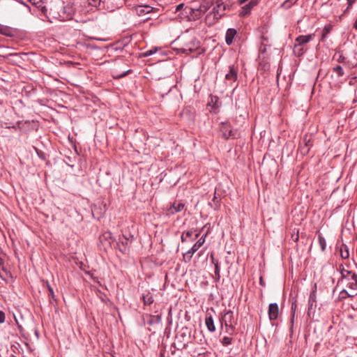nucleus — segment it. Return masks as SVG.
<instances>
[{"label":"nucleus","instance_id":"obj_4","mask_svg":"<svg viewBox=\"0 0 357 357\" xmlns=\"http://www.w3.org/2000/svg\"><path fill=\"white\" fill-rule=\"evenodd\" d=\"M75 13V8L72 3H67L62 6L61 10L58 13V18L60 21H66L71 20Z\"/></svg>","mask_w":357,"mask_h":357},{"label":"nucleus","instance_id":"obj_7","mask_svg":"<svg viewBox=\"0 0 357 357\" xmlns=\"http://www.w3.org/2000/svg\"><path fill=\"white\" fill-rule=\"evenodd\" d=\"M259 0H250L248 3L241 7L238 12V15L241 17L248 16L254 7L257 6Z\"/></svg>","mask_w":357,"mask_h":357},{"label":"nucleus","instance_id":"obj_53","mask_svg":"<svg viewBox=\"0 0 357 357\" xmlns=\"http://www.w3.org/2000/svg\"><path fill=\"white\" fill-rule=\"evenodd\" d=\"M1 33L5 34V35H8L6 32H1Z\"/></svg>","mask_w":357,"mask_h":357},{"label":"nucleus","instance_id":"obj_51","mask_svg":"<svg viewBox=\"0 0 357 357\" xmlns=\"http://www.w3.org/2000/svg\"><path fill=\"white\" fill-rule=\"evenodd\" d=\"M199 235H200V231L197 232V233L195 234V238H194V239H197V238L199 236Z\"/></svg>","mask_w":357,"mask_h":357},{"label":"nucleus","instance_id":"obj_27","mask_svg":"<svg viewBox=\"0 0 357 357\" xmlns=\"http://www.w3.org/2000/svg\"><path fill=\"white\" fill-rule=\"evenodd\" d=\"M318 241L321 251H325L326 247V241L320 233L318 234Z\"/></svg>","mask_w":357,"mask_h":357},{"label":"nucleus","instance_id":"obj_36","mask_svg":"<svg viewBox=\"0 0 357 357\" xmlns=\"http://www.w3.org/2000/svg\"><path fill=\"white\" fill-rule=\"evenodd\" d=\"M220 3H221L222 6L223 7L225 12H226L227 10H229L231 7V6L229 3L222 1V0H220Z\"/></svg>","mask_w":357,"mask_h":357},{"label":"nucleus","instance_id":"obj_33","mask_svg":"<svg viewBox=\"0 0 357 357\" xmlns=\"http://www.w3.org/2000/svg\"><path fill=\"white\" fill-rule=\"evenodd\" d=\"M354 295L350 294L346 289H342L340 293V299H346L348 297H353Z\"/></svg>","mask_w":357,"mask_h":357},{"label":"nucleus","instance_id":"obj_16","mask_svg":"<svg viewBox=\"0 0 357 357\" xmlns=\"http://www.w3.org/2000/svg\"><path fill=\"white\" fill-rule=\"evenodd\" d=\"M184 208V204L179 202H174L167 209L169 215H173L175 213L181 211Z\"/></svg>","mask_w":357,"mask_h":357},{"label":"nucleus","instance_id":"obj_44","mask_svg":"<svg viewBox=\"0 0 357 357\" xmlns=\"http://www.w3.org/2000/svg\"><path fill=\"white\" fill-rule=\"evenodd\" d=\"M356 0H347V4L349 7H352L353 4L356 2Z\"/></svg>","mask_w":357,"mask_h":357},{"label":"nucleus","instance_id":"obj_46","mask_svg":"<svg viewBox=\"0 0 357 357\" xmlns=\"http://www.w3.org/2000/svg\"><path fill=\"white\" fill-rule=\"evenodd\" d=\"M248 0H237V3L239 4V5H243L244 4L245 2H247Z\"/></svg>","mask_w":357,"mask_h":357},{"label":"nucleus","instance_id":"obj_42","mask_svg":"<svg viewBox=\"0 0 357 357\" xmlns=\"http://www.w3.org/2000/svg\"><path fill=\"white\" fill-rule=\"evenodd\" d=\"M5 313L3 311L0 310V324H3L5 321Z\"/></svg>","mask_w":357,"mask_h":357},{"label":"nucleus","instance_id":"obj_17","mask_svg":"<svg viewBox=\"0 0 357 357\" xmlns=\"http://www.w3.org/2000/svg\"><path fill=\"white\" fill-rule=\"evenodd\" d=\"M200 248L196 243L192 245V247L186 252L183 255V260L185 262H189L191 261L193 254L197 252Z\"/></svg>","mask_w":357,"mask_h":357},{"label":"nucleus","instance_id":"obj_20","mask_svg":"<svg viewBox=\"0 0 357 357\" xmlns=\"http://www.w3.org/2000/svg\"><path fill=\"white\" fill-rule=\"evenodd\" d=\"M205 324L208 331L213 333L215 331L214 320L211 314H207L205 318Z\"/></svg>","mask_w":357,"mask_h":357},{"label":"nucleus","instance_id":"obj_28","mask_svg":"<svg viewBox=\"0 0 357 357\" xmlns=\"http://www.w3.org/2000/svg\"><path fill=\"white\" fill-rule=\"evenodd\" d=\"M310 148L307 147L306 144H303L302 142L300 143L298 146V151H300L301 154L303 155H307L309 152Z\"/></svg>","mask_w":357,"mask_h":357},{"label":"nucleus","instance_id":"obj_52","mask_svg":"<svg viewBox=\"0 0 357 357\" xmlns=\"http://www.w3.org/2000/svg\"><path fill=\"white\" fill-rule=\"evenodd\" d=\"M260 284L262 285L264 284L262 278H260Z\"/></svg>","mask_w":357,"mask_h":357},{"label":"nucleus","instance_id":"obj_9","mask_svg":"<svg viewBox=\"0 0 357 357\" xmlns=\"http://www.w3.org/2000/svg\"><path fill=\"white\" fill-rule=\"evenodd\" d=\"M213 5V3L209 0H204L199 5H194L197 7L198 14L201 18L202 16L209 10V8Z\"/></svg>","mask_w":357,"mask_h":357},{"label":"nucleus","instance_id":"obj_48","mask_svg":"<svg viewBox=\"0 0 357 357\" xmlns=\"http://www.w3.org/2000/svg\"><path fill=\"white\" fill-rule=\"evenodd\" d=\"M344 57L342 56H340V57L337 59V61L338 62H344Z\"/></svg>","mask_w":357,"mask_h":357},{"label":"nucleus","instance_id":"obj_8","mask_svg":"<svg viewBox=\"0 0 357 357\" xmlns=\"http://www.w3.org/2000/svg\"><path fill=\"white\" fill-rule=\"evenodd\" d=\"M213 5V3L209 0H204L199 5H194L197 7L198 14L201 18L202 16L209 10V8Z\"/></svg>","mask_w":357,"mask_h":357},{"label":"nucleus","instance_id":"obj_13","mask_svg":"<svg viewBox=\"0 0 357 357\" xmlns=\"http://www.w3.org/2000/svg\"><path fill=\"white\" fill-rule=\"evenodd\" d=\"M134 8L139 16H144L146 14L151 13L153 9V7L148 5H137Z\"/></svg>","mask_w":357,"mask_h":357},{"label":"nucleus","instance_id":"obj_32","mask_svg":"<svg viewBox=\"0 0 357 357\" xmlns=\"http://www.w3.org/2000/svg\"><path fill=\"white\" fill-rule=\"evenodd\" d=\"M297 0H286L282 5V7H284L286 9H288L291 8L292 5L296 3Z\"/></svg>","mask_w":357,"mask_h":357},{"label":"nucleus","instance_id":"obj_25","mask_svg":"<svg viewBox=\"0 0 357 357\" xmlns=\"http://www.w3.org/2000/svg\"><path fill=\"white\" fill-rule=\"evenodd\" d=\"M340 256L344 259L349 258V249L346 245H342L341 246Z\"/></svg>","mask_w":357,"mask_h":357},{"label":"nucleus","instance_id":"obj_21","mask_svg":"<svg viewBox=\"0 0 357 357\" xmlns=\"http://www.w3.org/2000/svg\"><path fill=\"white\" fill-rule=\"evenodd\" d=\"M89 4L92 6L97 7L98 6H100V3H112V4H114L116 7L119 6V3L116 0H89Z\"/></svg>","mask_w":357,"mask_h":357},{"label":"nucleus","instance_id":"obj_29","mask_svg":"<svg viewBox=\"0 0 357 357\" xmlns=\"http://www.w3.org/2000/svg\"><path fill=\"white\" fill-rule=\"evenodd\" d=\"M195 231H193V230H189V231L183 232L181 237V241L182 242L187 241L188 238L191 237Z\"/></svg>","mask_w":357,"mask_h":357},{"label":"nucleus","instance_id":"obj_50","mask_svg":"<svg viewBox=\"0 0 357 357\" xmlns=\"http://www.w3.org/2000/svg\"><path fill=\"white\" fill-rule=\"evenodd\" d=\"M351 7H349V6H347V8L344 10L343 14H345L347 13V12H349V10H350Z\"/></svg>","mask_w":357,"mask_h":357},{"label":"nucleus","instance_id":"obj_5","mask_svg":"<svg viewBox=\"0 0 357 357\" xmlns=\"http://www.w3.org/2000/svg\"><path fill=\"white\" fill-rule=\"evenodd\" d=\"M220 131L222 133L223 138L225 139L229 138L236 139L238 136L237 130L231 129L229 123L227 122L221 123Z\"/></svg>","mask_w":357,"mask_h":357},{"label":"nucleus","instance_id":"obj_35","mask_svg":"<svg viewBox=\"0 0 357 357\" xmlns=\"http://www.w3.org/2000/svg\"><path fill=\"white\" fill-rule=\"evenodd\" d=\"M302 143L307 145V147L310 148L312 146L311 139L307 138V136H305L303 139Z\"/></svg>","mask_w":357,"mask_h":357},{"label":"nucleus","instance_id":"obj_2","mask_svg":"<svg viewBox=\"0 0 357 357\" xmlns=\"http://www.w3.org/2000/svg\"><path fill=\"white\" fill-rule=\"evenodd\" d=\"M341 278L339 281L346 280L347 287L353 290H357V274L351 271L344 268L342 265L340 266Z\"/></svg>","mask_w":357,"mask_h":357},{"label":"nucleus","instance_id":"obj_10","mask_svg":"<svg viewBox=\"0 0 357 357\" xmlns=\"http://www.w3.org/2000/svg\"><path fill=\"white\" fill-rule=\"evenodd\" d=\"M184 3H180L175 7L174 13L177 15V17L180 18L181 20H187L190 21V15L185 14V7Z\"/></svg>","mask_w":357,"mask_h":357},{"label":"nucleus","instance_id":"obj_1","mask_svg":"<svg viewBox=\"0 0 357 357\" xmlns=\"http://www.w3.org/2000/svg\"><path fill=\"white\" fill-rule=\"evenodd\" d=\"M225 14V12L221 3H220V0H216L212 10L206 14L205 22L208 26H212L224 16Z\"/></svg>","mask_w":357,"mask_h":357},{"label":"nucleus","instance_id":"obj_39","mask_svg":"<svg viewBox=\"0 0 357 357\" xmlns=\"http://www.w3.org/2000/svg\"><path fill=\"white\" fill-rule=\"evenodd\" d=\"M156 52V50H149L144 53V56H149Z\"/></svg>","mask_w":357,"mask_h":357},{"label":"nucleus","instance_id":"obj_49","mask_svg":"<svg viewBox=\"0 0 357 357\" xmlns=\"http://www.w3.org/2000/svg\"><path fill=\"white\" fill-rule=\"evenodd\" d=\"M192 51H193V50H192V49H191V48L184 49V50H183V52H186V53H187L188 52H192Z\"/></svg>","mask_w":357,"mask_h":357},{"label":"nucleus","instance_id":"obj_54","mask_svg":"<svg viewBox=\"0 0 357 357\" xmlns=\"http://www.w3.org/2000/svg\"><path fill=\"white\" fill-rule=\"evenodd\" d=\"M101 299H102L104 302H105V300H104V297H102V298H101Z\"/></svg>","mask_w":357,"mask_h":357},{"label":"nucleus","instance_id":"obj_30","mask_svg":"<svg viewBox=\"0 0 357 357\" xmlns=\"http://www.w3.org/2000/svg\"><path fill=\"white\" fill-rule=\"evenodd\" d=\"M333 71L337 75L338 77H342L344 74V70L341 66H336L333 68Z\"/></svg>","mask_w":357,"mask_h":357},{"label":"nucleus","instance_id":"obj_40","mask_svg":"<svg viewBox=\"0 0 357 357\" xmlns=\"http://www.w3.org/2000/svg\"><path fill=\"white\" fill-rule=\"evenodd\" d=\"M329 31H330V29L325 26L323 30L322 38H321L322 40H324V39L326 37V36L329 33Z\"/></svg>","mask_w":357,"mask_h":357},{"label":"nucleus","instance_id":"obj_38","mask_svg":"<svg viewBox=\"0 0 357 357\" xmlns=\"http://www.w3.org/2000/svg\"><path fill=\"white\" fill-rule=\"evenodd\" d=\"M160 321V317L157 316H153L151 317V319L149 321V324H153V323H159Z\"/></svg>","mask_w":357,"mask_h":357},{"label":"nucleus","instance_id":"obj_34","mask_svg":"<svg viewBox=\"0 0 357 357\" xmlns=\"http://www.w3.org/2000/svg\"><path fill=\"white\" fill-rule=\"evenodd\" d=\"M231 342H232V338L229 337L225 336L222 340V344L224 346H228V345L231 344Z\"/></svg>","mask_w":357,"mask_h":357},{"label":"nucleus","instance_id":"obj_24","mask_svg":"<svg viewBox=\"0 0 357 357\" xmlns=\"http://www.w3.org/2000/svg\"><path fill=\"white\" fill-rule=\"evenodd\" d=\"M296 307H297V304H296V300L295 299L294 301L292 302L291 307V326H293V324H294V317H295V312H296ZM291 328L292 329V327H291Z\"/></svg>","mask_w":357,"mask_h":357},{"label":"nucleus","instance_id":"obj_22","mask_svg":"<svg viewBox=\"0 0 357 357\" xmlns=\"http://www.w3.org/2000/svg\"><path fill=\"white\" fill-rule=\"evenodd\" d=\"M307 48L305 46H300L297 44L294 45V53L296 56H301L307 51Z\"/></svg>","mask_w":357,"mask_h":357},{"label":"nucleus","instance_id":"obj_19","mask_svg":"<svg viewBox=\"0 0 357 357\" xmlns=\"http://www.w3.org/2000/svg\"><path fill=\"white\" fill-rule=\"evenodd\" d=\"M225 79L231 82L237 79V69L234 66H229V70L225 75Z\"/></svg>","mask_w":357,"mask_h":357},{"label":"nucleus","instance_id":"obj_15","mask_svg":"<svg viewBox=\"0 0 357 357\" xmlns=\"http://www.w3.org/2000/svg\"><path fill=\"white\" fill-rule=\"evenodd\" d=\"M268 317L271 321L277 319L278 317V305L276 303H271L268 306Z\"/></svg>","mask_w":357,"mask_h":357},{"label":"nucleus","instance_id":"obj_6","mask_svg":"<svg viewBox=\"0 0 357 357\" xmlns=\"http://www.w3.org/2000/svg\"><path fill=\"white\" fill-rule=\"evenodd\" d=\"M131 243L132 239L130 240L129 238L123 236L122 237H119V241L116 242V248L122 254L126 255L130 251V246Z\"/></svg>","mask_w":357,"mask_h":357},{"label":"nucleus","instance_id":"obj_31","mask_svg":"<svg viewBox=\"0 0 357 357\" xmlns=\"http://www.w3.org/2000/svg\"><path fill=\"white\" fill-rule=\"evenodd\" d=\"M101 239L107 241L109 245H111L112 243L113 242L112 234L110 232H106L103 234L102 236H101Z\"/></svg>","mask_w":357,"mask_h":357},{"label":"nucleus","instance_id":"obj_41","mask_svg":"<svg viewBox=\"0 0 357 357\" xmlns=\"http://www.w3.org/2000/svg\"><path fill=\"white\" fill-rule=\"evenodd\" d=\"M47 288H48V291H49V295L52 298H54V290L51 287V286L47 284Z\"/></svg>","mask_w":357,"mask_h":357},{"label":"nucleus","instance_id":"obj_45","mask_svg":"<svg viewBox=\"0 0 357 357\" xmlns=\"http://www.w3.org/2000/svg\"><path fill=\"white\" fill-rule=\"evenodd\" d=\"M216 199H217V197H216V195L215 194L214 197H213V202H214L215 206L218 207V201H216Z\"/></svg>","mask_w":357,"mask_h":357},{"label":"nucleus","instance_id":"obj_12","mask_svg":"<svg viewBox=\"0 0 357 357\" xmlns=\"http://www.w3.org/2000/svg\"><path fill=\"white\" fill-rule=\"evenodd\" d=\"M314 37V33L301 35L296 38L295 43L300 46H305V44L313 40Z\"/></svg>","mask_w":357,"mask_h":357},{"label":"nucleus","instance_id":"obj_43","mask_svg":"<svg viewBox=\"0 0 357 357\" xmlns=\"http://www.w3.org/2000/svg\"><path fill=\"white\" fill-rule=\"evenodd\" d=\"M5 128H8V129H13V130H16L17 129V126H9L7 123H5Z\"/></svg>","mask_w":357,"mask_h":357},{"label":"nucleus","instance_id":"obj_23","mask_svg":"<svg viewBox=\"0 0 357 357\" xmlns=\"http://www.w3.org/2000/svg\"><path fill=\"white\" fill-rule=\"evenodd\" d=\"M142 300L145 305H150L154 301L153 296L150 292L143 294Z\"/></svg>","mask_w":357,"mask_h":357},{"label":"nucleus","instance_id":"obj_26","mask_svg":"<svg viewBox=\"0 0 357 357\" xmlns=\"http://www.w3.org/2000/svg\"><path fill=\"white\" fill-rule=\"evenodd\" d=\"M212 261L215 265V275L216 277V280H219L220 278V268L219 266V263L218 260H215L213 257H212Z\"/></svg>","mask_w":357,"mask_h":357},{"label":"nucleus","instance_id":"obj_14","mask_svg":"<svg viewBox=\"0 0 357 357\" xmlns=\"http://www.w3.org/2000/svg\"><path fill=\"white\" fill-rule=\"evenodd\" d=\"M185 13V14L190 15V21H196L201 18L200 15L198 14L197 7L195 6H186Z\"/></svg>","mask_w":357,"mask_h":357},{"label":"nucleus","instance_id":"obj_18","mask_svg":"<svg viewBox=\"0 0 357 357\" xmlns=\"http://www.w3.org/2000/svg\"><path fill=\"white\" fill-rule=\"evenodd\" d=\"M236 30L233 28H229L227 30L225 35V42L228 45H231L233 43L234 38L236 35Z\"/></svg>","mask_w":357,"mask_h":357},{"label":"nucleus","instance_id":"obj_47","mask_svg":"<svg viewBox=\"0 0 357 357\" xmlns=\"http://www.w3.org/2000/svg\"><path fill=\"white\" fill-rule=\"evenodd\" d=\"M128 73H129V70H128V71H127V72L123 73V74H121V75H119V76L117 77V78H121V77H125L126 75H128Z\"/></svg>","mask_w":357,"mask_h":357},{"label":"nucleus","instance_id":"obj_11","mask_svg":"<svg viewBox=\"0 0 357 357\" xmlns=\"http://www.w3.org/2000/svg\"><path fill=\"white\" fill-rule=\"evenodd\" d=\"M317 285L314 284V289L310 292L309 299H308V315L310 314L312 310H314V307L316 306L317 303Z\"/></svg>","mask_w":357,"mask_h":357},{"label":"nucleus","instance_id":"obj_3","mask_svg":"<svg viewBox=\"0 0 357 357\" xmlns=\"http://www.w3.org/2000/svg\"><path fill=\"white\" fill-rule=\"evenodd\" d=\"M220 321L221 324V328L225 326L227 333L231 334L234 332L235 325L236 324V319H235L234 312L231 310H229L225 311L224 314L220 319Z\"/></svg>","mask_w":357,"mask_h":357},{"label":"nucleus","instance_id":"obj_37","mask_svg":"<svg viewBox=\"0 0 357 357\" xmlns=\"http://www.w3.org/2000/svg\"><path fill=\"white\" fill-rule=\"evenodd\" d=\"M208 232H206L204 236H202L196 242V244L201 247L205 242V238L207 236Z\"/></svg>","mask_w":357,"mask_h":357}]
</instances>
